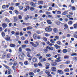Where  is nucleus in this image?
Wrapping results in <instances>:
<instances>
[{"mask_svg": "<svg viewBox=\"0 0 77 77\" xmlns=\"http://www.w3.org/2000/svg\"><path fill=\"white\" fill-rule=\"evenodd\" d=\"M20 35L19 32H15L14 34L15 36H18Z\"/></svg>", "mask_w": 77, "mask_h": 77, "instance_id": "nucleus-40", "label": "nucleus"}, {"mask_svg": "<svg viewBox=\"0 0 77 77\" xmlns=\"http://www.w3.org/2000/svg\"><path fill=\"white\" fill-rule=\"evenodd\" d=\"M43 39L45 42H47V38L44 37L43 38Z\"/></svg>", "mask_w": 77, "mask_h": 77, "instance_id": "nucleus-27", "label": "nucleus"}, {"mask_svg": "<svg viewBox=\"0 0 77 77\" xmlns=\"http://www.w3.org/2000/svg\"><path fill=\"white\" fill-rule=\"evenodd\" d=\"M71 9L72 11H75V7L74 6L71 7Z\"/></svg>", "mask_w": 77, "mask_h": 77, "instance_id": "nucleus-35", "label": "nucleus"}, {"mask_svg": "<svg viewBox=\"0 0 77 77\" xmlns=\"http://www.w3.org/2000/svg\"><path fill=\"white\" fill-rule=\"evenodd\" d=\"M26 29L27 30H30V29H32V27L29 26H28L26 27Z\"/></svg>", "mask_w": 77, "mask_h": 77, "instance_id": "nucleus-37", "label": "nucleus"}, {"mask_svg": "<svg viewBox=\"0 0 77 77\" xmlns=\"http://www.w3.org/2000/svg\"><path fill=\"white\" fill-rule=\"evenodd\" d=\"M38 66H42V64L41 63H38Z\"/></svg>", "mask_w": 77, "mask_h": 77, "instance_id": "nucleus-44", "label": "nucleus"}, {"mask_svg": "<svg viewBox=\"0 0 77 77\" xmlns=\"http://www.w3.org/2000/svg\"><path fill=\"white\" fill-rule=\"evenodd\" d=\"M9 9L10 10H14V8L13 7H11L9 8Z\"/></svg>", "mask_w": 77, "mask_h": 77, "instance_id": "nucleus-63", "label": "nucleus"}, {"mask_svg": "<svg viewBox=\"0 0 77 77\" xmlns=\"http://www.w3.org/2000/svg\"><path fill=\"white\" fill-rule=\"evenodd\" d=\"M26 54L27 57L30 58L28 59V60H29V61H31V60H32V57H31V56L30 54V53L29 52H28L26 53Z\"/></svg>", "mask_w": 77, "mask_h": 77, "instance_id": "nucleus-2", "label": "nucleus"}, {"mask_svg": "<svg viewBox=\"0 0 77 77\" xmlns=\"http://www.w3.org/2000/svg\"><path fill=\"white\" fill-rule=\"evenodd\" d=\"M74 29H77V23H75L73 25Z\"/></svg>", "mask_w": 77, "mask_h": 77, "instance_id": "nucleus-30", "label": "nucleus"}, {"mask_svg": "<svg viewBox=\"0 0 77 77\" xmlns=\"http://www.w3.org/2000/svg\"><path fill=\"white\" fill-rule=\"evenodd\" d=\"M19 57L20 60H24V56H23V55L22 54L19 55Z\"/></svg>", "mask_w": 77, "mask_h": 77, "instance_id": "nucleus-4", "label": "nucleus"}, {"mask_svg": "<svg viewBox=\"0 0 77 77\" xmlns=\"http://www.w3.org/2000/svg\"><path fill=\"white\" fill-rule=\"evenodd\" d=\"M41 37L40 35H38L37 37L38 39H41Z\"/></svg>", "mask_w": 77, "mask_h": 77, "instance_id": "nucleus-54", "label": "nucleus"}, {"mask_svg": "<svg viewBox=\"0 0 77 77\" xmlns=\"http://www.w3.org/2000/svg\"><path fill=\"white\" fill-rule=\"evenodd\" d=\"M18 8H19V9H20V10H23V7L21 5L19 6Z\"/></svg>", "mask_w": 77, "mask_h": 77, "instance_id": "nucleus-25", "label": "nucleus"}, {"mask_svg": "<svg viewBox=\"0 0 77 77\" xmlns=\"http://www.w3.org/2000/svg\"><path fill=\"white\" fill-rule=\"evenodd\" d=\"M12 73V70L11 69H8V74H11Z\"/></svg>", "mask_w": 77, "mask_h": 77, "instance_id": "nucleus-12", "label": "nucleus"}, {"mask_svg": "<svg viewBox=\"0 0 77 77\" xmlns=\"http://www.w3.org/2000/svg\"><path fill=\"white\" fill-rule=\"evenodd\" d=\"M66 16L68 18H71V15H69V14L66 15Z\"/></svg>", "mask_w": 77, "mask_h": 77, "instance_id": "nucleus-53", "label": "nucleus"}, {"mask_svg": "<svg viewBox=\"0 0 77 77\" xmlns=\"http://www.w3.org/2000/svg\"><path fill=\"white\" fill-rule=\"evenodd\" d=\"M53 31H54V32L55 33H58V30L56 28H54L53 29Z\"/></svg>", "mask_w": 77, "mask_h": 77, "instance_id": "nucleus-7", "label": "nucleus"}, {"mask_svg": "<svg viewBox=\"0 0 77 77\" xmlns=\"http://www.w3.org/2000/svg\"><path fill=\"white\" fill-rule=\"evenodd\" d=\"M54 47L56 48V49H58V48H60V46H58V45L56 44L54 45Z\"/></svg>", "mask_w": 77, "mask_h": 77, "instance_id": "nucleus-13", "label": "nucleus"}, {"mask_svg": "<svg viewBox=\"0 0 77 77\" xmlns=\"http://www.w3.org/2000/svg\"><path fill=\"white\" fill-rule=\"evenodd\" d=\"M38 3L39 4H40V5H42L43 4V1H40L38 2Z\"/></svg>", "mask_w": 77, "mask_h": 77, "instance_id": "nucleus-46", "label": "nucleus"}, {"mask_svg": "<svg viewBox=\"0 0 77 77\" xmlns=\"http://www.w3.org/2000/svg\"><path fill=\"white\" fill-rule=\"evenodd\" d=\"M63 52L64 53H65L67 52V50L66 49H64L63 50Z\"/></svg>", "mask_w": 77, "mask_h": 77, "instance_id": "nucleus-39", "label": "nucleus"}, {"mask_svg": "<svg viewBox=\"0 0 77 77\" xmlns=\"http://www.w3.org/2000/svg\"><path fill=\"white\" fill-rule=\"evenodd\" d=\"M26 51H28L27 52H29V51H32V50L30 49H29V48H27L26 49H25Z\"/></svg>", "mask_w": 77, "mask_h": 77, "instance_id": "nucleus-26", "label": "nucleus"}, {"mask_svg": "<svg viewBox=\"0 0 77 77\" xmlns=\"http://www.w3.org/2000/svg\"><path fill=\"white\" fill-rule=\"evenodd\" d=\"M15 5L16 6H18L20 5V3H16Z\"/></svg>", "mask_w": 77, "mask_h": 77, "instance_id": "nucleus-64", "label": "nucleus"}, {"mask_svg": "<svg viewBox=\"0 0 77 77\" xmlns=\"http://www.w3.org/2000/svg\"><path fill=\"white\" fill-rule=\"evenodd\" d=\"M65 63L66 64H69L70 63V61H66L65 62Z\"/></svg>", "mask_w": 77, "mask_h": 77, "instance_id": "nucleus-47", "label": "nucleus"}, {"mask_svg": "<svg viewBox=\"0 0 77 77\" xmlns=\"http://www.w3.org/2000/svg\"><path fill=\"white\" fill-rule=\"evenodd\" d=\"M51 69L52 71L55 72L56 71V68L55 67H52Z\"/></svg>", "mask_w": 77, "mask_h": 77, "instance_id": "nucleus-15", "label": "nucleus"}, {"mask_svg": "<svg viewBox=\"0 0 77 77\" xmlns=\"http://www.w3.org/2000/svg\"><path fill=\"white\" fill-rule=\"evenodd\" d=\"M2 26L3 28H5L7 27L8 25L6 24L5 23H3L2 24Z\"/></svg>", "mask_w": 77, "mask_h": 77, "instance_id": "nucleus-6", "label": "nucleus"}, {"mask_svg": "<svg viewBox=\"0 0 77 77\" xmlns=\"http://www.w3.org/2000/svg\"><path fill=\"white\" fill-rule=\"evenodd\" d=\"M34 9H35V8L34 7H32L30 8V11H34Z\"/></svg>", "mask_w": 77, "mask_h": 77, "instance_id": "nucleus-43", "label": "nucleus"}, {"mask_svg": "<svg viewBox=\"0 0 77 77\" xmlns=\"http://www.w3.org/2000/svg\"><path fill=\"white\" fill-rule=\"evenodd\" d=\"M45 73H46L47 75L48 76L49 75H51L50 74V72H47V70H46L45 71Z\"/></svg>", "mask_w": 77, "mask_h": 77, "instance_id": "nucleus-18", "label": "nucleus"}, {"mask_svg": "<svg viewBox=\"0 0 77 77\" xmlns=\"http://www.w3.org/2000/svg\"><path fill=\"white\" fill-rule=\"evenodd\" d=\"M10 45V47H11L12 48H13L15 47V45L13 44H11Z\"/></svg>", "mask_w": 77, "mask_h": 77, "instance_id": "nucleus-19", "label": "nucleus"}, {"mask_svg": "<svg viewBox=\"0 0 77 77\" xmlns=\"http://www.w3.org/2000/svg\"><path fill=\"white\" fill-rule=\"evenodd\" d=\"M7 31H8V34H9V33H11V30H10V29H8L7 30Z\"/></svg>", "mask_w": 77, "mask_h": 77, "instance_id": "nucleus-59", "label": "nucleus"}, {"mask_svg": "<svg viewBox=\"0 0 77 77\" xmlns=\"http://www.w3.org/2000/svg\"><path fill=\"white\" fill-rule=\"evenodd\" d=\"M24 64L25 65H27L29 64V62L27 61H25L24 62Z\"/></svg>", "mask_w": 77, "mask_h": 77, "instance_id": "nucleus-24", "label": "nucleus"}, {"mask_svg": "<svg viewBox=\"0 0 77 77\" xmlns=\"http://www.w3.org/2000/svg\"><path fill=\"white\" fill-rule=\"evenodd\" d=\"M65 72H69V69H66L64 70Z\"/></svg>", "mask_w": 77, "mask_h": 77, "instance_id": "nucleus-34", "label": "nucleus"}, {"mask_svg": "<svg viewBox=\"0 0 77 77\" xmlns=\"http://www.w3.org/2000/svg\"><path fill=\"white\" fill-rule=\"evenodd\" d=\"M2 36L3 37H4V36H5V35H6V34H5V33L4 32H2Z\"/></svg>", "mask_w": 77, "mask_h": 77, "instance_id": "nucleus-33", "label": "nucleus"}, {"mask_svg": "<svg viewBox=\"0 0 77 77\" xmlns=\"http://www.w3.org/2000/svg\"><path fill=\"white\" fill-rule=\"evenodd\" d=\"M46 60H47L46 59L44 58H43L42 60V62H43V61L45 62V61H46Z\"/></svg>", "mask_w": 77, "mask_h": 77, "instance_id": "nucleus-58", "label": "nucleus"}, {"mask_svg": "<svg viewBox=\"0 0 77 77\" xmlns=\"http://www.w3.org/2000/svg\"><path fill=\"white\" fill-rule=\"evenodd\" d=\"M61 43V42L59 41L57 42V44H58V45H60Z\"/></svg>", "mask_w": 77, "mask_h": 77, "instance_id": "nucleus-60", "label": "nucleus"}, {"mask_svg": "<svg viewBox=\"0 0 77 77\" xmlns=\"http://www.w3.org/2000/svg\"><path fill=\"white\" fill-rule=\"evenodd\" d=\"M14 12H15V14H18V13H19L18 11L17 10H15L14 11Z\"/></svg>", "mask_w": 77, "mask_h": 77, "instance_id": "nucleus-61", "label": "nucleus"}, {"mask_svg": "<svg viewBox=\"0 0 77 77\" xmlns=\"http://www.w3.org/2000/svg\"><path fill=\"white\" fill-rule=\"evenodd\" d=\"M11 54L10 53H8L7 54V58H10V57H11Z\"/></svg>", "mask_w": 77, "mask_h": 77, "instance_id": "nucleus-28", "label": "nucleus"}, {"mask_svg": "<svg viewBox=\"0 0 77 77\" xmlns=\"http://www.w3.org/2000/svg\"><path fill=\"white\" fill-rule=\"evenodd\" d=\"M57 65V63L56 62H53L51 63V65H52L53 66H56Z\"/></svg>", "mask_w": 77, "mask_h": 77, "instance_id": "nucleus-10", "label": "nucleus"}, {"mask_svg": "<svg viewBox=\"0 0 77 77\" xmlns=\"http://www.w3.org/2000/svg\"><path fill=\"white\" fill-rule=\"evenodd\" d=\"M34 73L33 72H30L29 73V75L33 76L34 75Z\"/></svg>", "mask_w": 77, "mask_h": 77, "instance_id": "nucleus-23", "label": "nucleus"}, {"mask_svg": "<svg viewBox=\"0 0 77 77\" xmlns=\"http://www.w3.org/2000/svg\"><path fill=\"white\" fill-rule=\"evenodd\" d=\"M64 27L65 28H64V30H66V29H69V27L68 25L67 24H65L64 25Z\"/></svg>", "mask_w": 77, "mask_h": 77, "instance_id": "nucleus-8", "label": "nucleus"}, {"mask_svg": "<svg viewBox=\"0 0 77 77\" xmlns=\"http://www.w3.org/2000/svg\"><path fill=\"white\" fill-rule=\"evenodd\" d=\"M7 37L5 38V39L7 41H9L10 39H11V37H10L8 36V35H7Z\"/></svg>", "mask_w": 77, "mask_h": 77, "instance_id": "nucleus-11", "label": "nucleus"}, {"mask_svg": "<svg viewBox=\"0 0 77 77\" xmlns=\"http://www.w3.org/2000/svg\"><path fill=\"white\" fill-rule=\"evenodd\" d=\"M14 21H17V20H18V18H17V17L16 16H15L14 17Z\"/></svg>", "mask_w": 77, "mask_h": 77, "instance_id": "nucleus-29", "label": "nucleus"}, {"mask_svg": "<svg viewBox=\"0 0 77 77\" xmlns=\"http://www.w3.org/2000/svg\"><path fill=\"white\" fill-rule=\"evenodd\" d=\"M26 8L28 10H29V9H30V7H29V6L28 5L26 6Z\"/></svg>", "mask_w": 77, "mask_h": 77, "instance_id": "nucleus-52", "label": "nucleus"}, {"mask_svg": "<svg viewBox=\"0 0 77 77\" xmlns=\"http://www.w3.org/2000/svg\"><path fill=\"white\" fill-rule=\"evenodd\" d=\"M18 18L20 19V20H22V16L21 15H19L18 16Z\"/></svg>", "mask_w": 77, "mask_h": 77, "instance_id": "nucleus-49", "label": "nucleus"}, {"mask_svg": "<svg viewBox=\"0 0 77 77\" xmlns=\"http://www.w3.org/2000/svg\"><path fill=\"white\" fill-rule=\"evenodd\" d=\"M68 11H64V12L62 13V15H66V14H68Z\"/></svg>", "mask_w": 77, "mask_h": 77, "instance_id": "nucleus-9", "label": "nucleus"}, {"mask_svg": "<svg viewBox=\"0 0 77 77\" xmlns=\"http://www.w3.org/2000/svg\"><path fill=\"white\" fill-rule=\"evenodd\" d=\"M72 23H73L72 21H70L68 23V24L69 25H72Z\"/></svg>", "mask_w": 77, "mask_h": 77, "instance_id": "nucleus-32", "label": "nucleus"}, {"mask_svg": "<svg viewBox=\"0 0 77 77\" xmlns=\"http://www.w3.org/2000/svg\"><path fill=\"white\" fill-rule=\"evenodd\" d=\"M14 66H16L17 65V62H14L13 64Z\"/></svg>", "mask_w": 77, "mask_h": 77, "instance_id": "nucleus-51", "label": "nucleus"}, {"mask_svg": "<svg viewBox=\"0 0 77 77\" xmlns=\"http://www.w3.org/2000/svg\"><path fill=\"white\" fill-rule=\"evenodd\" d=\"M45 30L46 32H51L52 30V29L50 28L47 27L45 29Z\"/></svg>", "mask_w": 77, "mask_h": 77, "instance_id": "nucleus-5", "label": "nucleus"}, {"mask_svg": "<svg viewBox=\"0 0 77 77\" xmlns=\"http://www.w3.org/2000/svg\"><path fill=\"white\" fill-rule=\"evenodd\" d=\"M30 43L31 44L32 46V47H37L38 46H39V42L37 41L35 42V44L33 43V42H30Z\"/></svg>", "mask_w": 77, "mask_h": 77, "instance_id": "nucleus-1", "label": "nucleus"}, {"mask_svg": "<svg viewBox=\"0 0 77 77\" xmlns=\"http://www.w3.org/2000/svg\"><path fill=\"white\" fill-rule=\"evenodd\" d=\"M47 22L49 24H51L52 23H51V20H47Z\"/></svg>", "mask_w": 77, "mask_h": 77, "instance_id": "nucleus-31", "label": "nucleus"}, {"mask_svg": "<svg viewBox=\"0 0 77 77\" xmlns=\"http://www.w3.org/2000/svg\"><path fill=\"white\" fill-rule=\"evenodd\" d=\"M46 57H50L51 56V54H46Z\"/></svg>", "mask_w": 77, "mask_h": 77, "instance_id": "nucleus-41", "label": "nucleus"}, {"mask_svg": "<svg viewBox=\"0 0 77 77\" xmlns=\"http://www.w3.org/2000/svg\"><path fill=\"white\" fill-rule=\"evenodd\" d=\"M33 38L34 39H36L37 38V35H36V33H35L33 35Z\"/></svg>", "mask_w": 77, "mask_h": 77, "instance_id": "nucleus-21", "label": "nucleus"}, {"mask_svg": "<svg viewBox=\"0 0 77 77\" xmlns=\"http://www.w3.org/2000/svg\"><path fill=\"white\" fill-rule=\"evenodd\" d=\"M53 49H54V48H53V47H49V50L50 51H52V50H53Z\"/></svg>", "mask_w": 77, "mask_h": 77, "instance_id": "nucleus-36", "label": "nucleus"}, {"mask_svg": "<svg viewBox=\"0 0 77 77\" xmlns=\"http://www.w3.org/2000/svg\"><path fill=\"white\" fill-rule=\"evenodd\" d=\"M2 8L3 9H5L6 8V5H3L2 6Z\"/></svg>", "mask_w": 77, "mask_h": 77, "instance_id": "nucleus-48", "label": "nucleus"}, {"mask_svg": "<svg viewBox=\"0 0 77 77\" xmlns=\"http://www.w3.org/2000/svg\"><path fill=\"white\" fill-rule=\"evenodd\" d=\"M36 4H37V3L35 2L34 3L33 2H31L30 4V5L32 7H35Z\"/></svg>", "mask_w": 77, "mask_h": 77, "instance_id": "nucleus-3", "label": "nucleus"}, {"mask_svg": "<svg viewBox=\"0 0 77 77\" xmlns=\"http://www.w3.org/2000/svg\"><path fill=\"white\" fill-rule=\"evenodd\" d=\"M55 38H56V39H59V37L58 36H55Z\"/></svg>", "mask_w": 77, "mask_h": 77, "instance_id": "nucleus-57", "label": "nucleus"}, {"mask_svg": "<svg viewBox=\"0 0 77 77\" xmlns=\"http://www.w3.org/2000/svg\"><path fill=\"white\" fill-rule=\"evenodd\" d=\"M57 72L59 74H63V71L61 70H58Z\"/></svg>", "mask_w": 77, "mask_h": 77, "instance_id": "nucleus-14", "label": "nucleus"}, {"mask_svg": "<svg viewBox=\"0 0 77 77\" xmlns=\"http://www.w3.org/2000/svg\"><path fill=\"white\" fill-rule=\"evenodd\" d=\"M45 66H50V63H46L45 64Z\"/></svg>", "mask_w": 77, "mask_h": 77, "instance_id": "nucleus-45", "label": "nucleus"}, {"mask_svg": "<svg viewBox=\"0 0 77 77\" xmlns=\"http://www.w3.org/2000/svg\"><path fill=\"white\" fill-rule=\"evenodd\" d=\"M46 15H50V14H51V13H50V12L47 11L46 12Z\"/></svg>", "mask_w": 77, "mask_h": 77, "instance_id": "nucleus-56", "label": "nucleus"}, {"mask_svg": "<svg viewBox=\"0 0 77 77\" xmlns=\"http://www.w3.org/2000/svg\"><path fill=\"white\" fill-rule=\"evenodd\" d=\"M45 36L46 37L49 36V34H48V33H46L45 34Z\"/></svg>", "mask_w": 77, "mask_h": 77, "instance_id": "nucleus-55", "label": "nucleus"}, {"mask_svg": "<svg viewBox=\"0 0 77 77\" xmlns=\"http://www.w3.org/2000/svg\"><path fill=\"white\" fill-rule=\"evenodd\" d=\"M21 47L23 49H25L27 47V45H21Z\"/></svg>", "mask_w": 77, "mask_h": 77, "instance_id": "nucleus-17", "label": "nucleus"}, {"mask_svg": "<svg viewBox=\"0 0 77 77\" xmlns=\"http://www.w3.org/2000/svg\"><path fill=\"white\" fill-rule=\"evenodd\" d=\"M48 51V50L46 49H43V52L44 53H47V52Z\"/></svg>", "mask_w": 77, "mask_h": 77, "instance_id": "nucleus-16", "label": "nucleus"}, {"mask_svg": "<svg viewBox=\"0 0 77 77\" xmlns=\"http://www.w3.org/2000/svg\"><path fill=\"white\" fill-rule=\"evenodd\" d=\"M19 51L20 52H22V49L21 48V47H20L19 48Z\"/></svg>", "mask_w": 77, "mask_h": 77, "instance_id": "nucleus-50", "label": "nucleus"}, {"mask_svg": "<svg viewBox=\"0 0 77 77\" xmlns=\"http://www.w3.org/2000/svg\"><path fill=\"white\" fill-rule=\"evenodd\" d=\"M5 21H6L7 22H10L11 21V20H9V19H8L7 18H6L5 19Z\"/></svg>", "mask_w": 77, "mask_h": 77, "instance_id": "nucleus-42", "label": "nucleus"}, {"mask_svg": "<svg viewBox=\"0 0 77 77\" xmlns=\"http://www.w3.org/2000/svg\"><path fill=\"white\" fill-rule=\"evenodd\" d=\"M32 61L33 62H36L37 61V59L35 57H34L32 59Z\"/></svg>", "mask_w": 77, "mask_h": 77, "instance_id": "nucleus-22", "label": "nucleus"}, {"mask_svg": "<svg viewBox=\"0 0 77 77\" xmlns=\"http://www.w3.org/2000/svg\"><path fill=\"white\" fill-rule=\"evenodd\" d=\"M2 65L3 66H4V67H5V68H7V69H9V68H10L7 65L5 64H3Z\"/></svg>", "mask_w": 77, "mask_h": 77, "instance_id": "nucleus-20", "label": "nucleus"}, {"mask_svg": "<svg viewBox=\"0 0 77 77\" xmlns=\"http://www.w3.org/2000/svg\"><path fill=\"white\" fill-rule=\"evenodd\" d=\"M50 41L51 43H54L55 42H54V40L52 39L50 40Z\"/></svg>", "mask_w": 77, "mask_h": 77, "instance_id": "nucleus-62", "label": "nucleus"}, {"mask_svg": "<svg viewBox=\"0 0 77 77\" xmlns=\"http://www.w3.org/2000/svg\"><path fill=\"white\" fill-rule=\"evenodd\" d=\"M34 66L35 68H37L38 67V65L37 63H35L34 64Z\"/></svg>", "mask_w": 77, "mask_h": 77, "instance_id": "nucleus-38", "label": "nucleus"}]
</instances>
